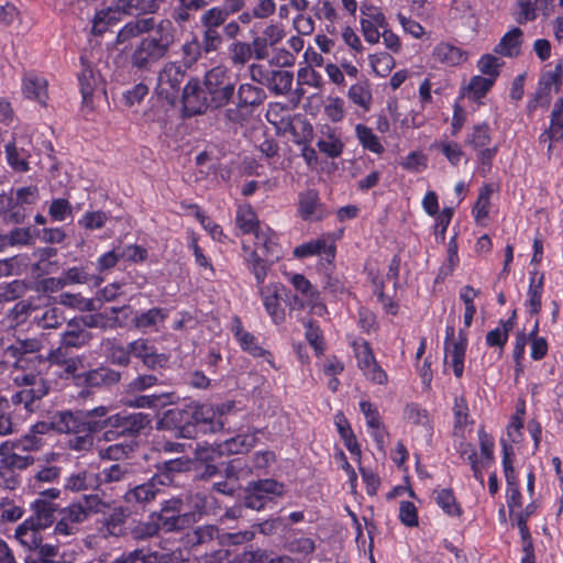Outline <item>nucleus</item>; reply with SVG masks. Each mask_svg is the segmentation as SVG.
I'll list each match as a JSON object with an SVG mask.
<instances>
[{
    "label": "nucleus",
    "instance_id": "a211bd4d",
    "mask_svg": "<svg viewBox=\"0 0 563 563\" xmlns=\"http://www.w3.org/2000/svg\"><path fill=\"white\" fill-rule=\"evenodd\" d=\"M137 474V467L135 464L130 462H118L104 467L99 473V483L112 484V483H128L132 485L135 482Z\"/></svg>",
    "mask_w": 563,
    "mask_h": 563
},
{
    "label": "nucleus",
    "instance_id": "bb28decb",
    "mask_svg": "<svg viewBox=\"0 0 563 563\" xmlns=\"http://www.w3.org/2000/svg\"><path fill=\"white\" fill-rule=\"evenodd\" d=\"M434 62L444 66H456L467 59V53L449 43H439L432 51Z\"/></svg>",
    "mask_w": 563,
    "mask_h": 563
},
{
    "label": "nucleus",
    "instance_id": "69168bd1",
    "mask_svg": "<svg viewBox=\"0 0 563 563\" xmlns=\"http://www.w3.org/2000/svg\"><path fill=\"white\" fill-rule=\"evenodd\" d=\"M494 192L493 185H485L481 190L478 198L474 205L473 213L476 220L484 219L488 216L490 206V196Z\"/></svg>",
    "mask_w": 563,
    "mask_h": 563
},
{
    "label": "nucleus",
    "instance_id": "680f3d73",
    "mask_svg": "<svg viewBox=\"0 0 563 563\" xmlns=\"http://www.w3.org/2000/svg\"><path fill=\"white\" fill-rule=\"evenodd\" d=\"M218 537V529L213 526H200L187 534V543L191 547L213 541Z\"/></svg>",
    "mask_w": 563,
    "mask_h": 563
},
{
    "label": "nucleus",
    "instance_id": "6e6552de",
    "mask_svg": "<svg viewBox=\"0 0 563 563\" xmlns=\"http://www.w3.org/2000/svg\"><path fill=\"white\" fill-rule=\"evenodd\" d=\"M283 484L274 479H260L249 483L245 489L244 505L253 510H262L273 496H282Z\"/></svg>",
    "mask_w": 563,
    "mask_h": 563
},
{
    "label": "nucleus",
    "instance_id": "a878e982",
    "mask_svg": "<svg viewBox=\"0 0 563 563\" xmlns=\"http://www.w3.org/2000/svg\"><path fill=\"white\" fill-rule=\"evenodd\" d=\"M317 254L323 255L324 260L328 263H331L335 257V246L333 244H328L325 239H317L301 244L294 250V256L297 258H303Z\"/></svg>",
    "mask_w": 563,
    "mask_h": 563
},
{
    "label": "nucleus",
    "instance_id": "20e7f679",
    "mask_svg": "<svg viewBox=\"0 0 563 563\" xmlns=\"http://www.w3.org/2000/svg\"><path fill=\"white\" fill-rule=\"evenodd\" d=\"M41 528L33 525V521L25 520L15 529L16 540L26 549L29 554L25 563H67L59 555L57 547L42 543ZM86 563H102L100 560H91Z\"/></svg>",
    "mask_w": 563,
    "mask_h": 563
},
{
    "label": "nucleus",
    "instance_id": "2f4dec72",
    "mask_svg": "<svg viewBox=\"0 0 563 563\" xmlns=\"http://www.w3.org/2000/svg\"><path fill=\"white\" fill-rule=\"evenodd\" d=\"M522 31L519 27H514L507 32L499 43L495 46L494 52L507 57L518 56L522 43Z\"/></svg>",
    "mask_w": 563,
    "mask_h": 563
},
{
    "label": "nucleus",
    "instance_id": "c756f323",
    "mask_svg": "<svg viewBox=\"0 0 563 563\" xmlns=\"http://www.w3.org/2000/svg\"><path fill=\"white\" fill-rule=\"evenodd\" d=\"M299 213L306 221L321 220L324 212L319 202L318 194L313 190H308L299 197Z\"/></svg>",
    "mask_w": 563,
    "mask_h": 563
},
{
    "label": "nucleus",
    "instance_id": "f704fd0d",
    "mask_svg": "<svg viewBox=\"0 0 563 563\" xmlns=\"http://www.w3.org/2000/svg\"><path fill=\"white\" fill-rule=\"evenodd\" d=\"M34 516L29 520L33 521V525L44 529L51 526L54 521L55 506L52 501L43 498L36 499L33 504Z\"/></svg>",
    "mask_w": 563,
    "mask_h": 563
},
{
    "label": "nucleus",
    "instance_id": "393cba45",
    "mask_svg": "<svg viewBox=\"0 0 563 563\" xmlns=\"http://www.w3.org/2000/svg\"><path fill=\"white\" fill-rule=\"evenodd\" d=\"M111 7L118 10L120 15L123 13L139 16L142 14L155 13L158 10L159 4L156 0H113Z\"/></svg>",
    "mask_w": 563,
    "mask_h": 563
},
{
    "label": "nucleus",
    "instance_id": "e433bc0d",
    "mask_svg": "<svg viewBox=\"0 0 563 563\" xmlns=\"http://www.w3.org/2000/svg\"><path fill=\"white\" fill-rule=\"evenodd\" d=\"M155 516L157 522H159V530H164L165 532L184 530L189 527L194 520V515L191 514H155Z\"/></svg>",
    "mask_w": 563,
    "mask_h": 563
},
{
    "label": "nucleus",
    "instance_id": "4d7b16f0",
    "mask_svg": "<svg viewBox=\"0 0 563 563\" xmlns=\"http://www.w3.org/2000/svg\"><path fill=\"white\" fill-rule=\"evenodd\" d=\"M543 274L539 275L538 283L534 284V276L530 277V284L528 289L527 305L531 314H537L541 310V296L543 290Z\"/></svg>",
    "mask_w": 563,
    "mask_h": 563
},
{
    "label": "nucleus",
    "instance_id": "dca6fc26",
    "mask_svg": "<svg viewBox=\"0 0 563 563\" xmlns=\"http://www.w3.org/2000/svg\"><path fill=\"white\" fill-rule=\"evenodd\" d=\"M58 520L55 525L57 536H73L79 530V525L87 520L81 503H74L58 512Z\"/></svg>",
    "mask_w": 563,
    "mask_h": 563
},
{
    "label": "nucleus",
    "instance_id": "f3484780",
    "mask_svg": "<svg viewBox=\"0 0 563 563\" xmlns=\"http://www.w3.org/2000/svg\"><path fill=\"white\" fill-rule=\"evenodd\" d=\"M13 212L11 223H22L27 216V207L35 205L40 199L38 188L36 186H26L11 190Z\"/></svg>",
    "mask_w": 563,
    "mask_h": 563
},
{
    "label": "nucleus",
    "instance_id": "72a5a7b5",
    "mask_svg": "<svg viewBox=\"0 0 563 563\" xmlns=\"http://www.w3.org/2000/svg\"><path fill=\"white\" fill-rule=\"evenodd\" d=\"M121 374L112 368L99 367L86 373L85 382L90 387L111 386L119 383Z\"/></svg>",
    "mask_w": 563,
    "mask_h": 563
},
{
    "label": "nucleus",
    "instance_id": "5701e85b",
    "mask_svg": "<svg viewBox=\"0 0 563 563\" xmlns=\"http://www.w3.org/2000/svg\"><path fill=\"white\" fill-rule=\"evenodd\" d=\"M81 62L84 68L78 75V81L82 96V103L88 108H92L93 95L99 88H101L102 82L99 74L95 73L89 65H85L82 58Z\"/></svg>",
    "mask_w": 563,
    "mask_h": 563
},
{
    "label": "nucleus",
    "instance_id": "423d86ee",
    "mask_svg": "<svg viewBox=\"0 0 563 563\" xmlns=\"http://www.w3.org/2000/svg\"><path fill=\"white\" fill-rule=\"evenodd\" d=\"M203 86L209 96L211 111L227 107L235 95V80L224 66H216L208 70L203 77Z\"/></svg>",
    "mask_w": 563,
    "mask_h": 563
},
{
    "label": "nucleus",
    "instance_id": "9b49d317",
    "mask_svg": "<svg viewBox=\"0 0 563 563\" xmlns=\"http://www.w3.org/2000/svg\"><path fill=\"white\" fill-rule=\"evenodd\" d=\"M257 292L263 301V306L275 324H282L286 321V312L280 301L287 297V288L282 283H269L260 285Z\"/></svg>",
    "mask_w": 563,
    "mask_h": 563
},
{
    "label": "nucleus",
    "instance_id": "2eb2a0df",
    "mask_svg": "<svg viewBox=\"0 0 563 563\" xmlns=\"http://www.w3.org/2000/svg\"><path fill=\"white\" fill-rule=\"evenodd\" d=\"M561 64H558L553 70L543 74L539 80L538 91L528 104L529 111H534L538 107L548 108L551 102V87L555 86L558 91L561 86Z\"/></svg>",
    "mask_w": 563,
    "mask_h": 563
},
{
    "label": "nucleus",
    "instance_id": "b1692460",
    "mask_svg": "<svg viewBox=\"0 0 563 563\" xmlns=\"http://www.w3.org/2000/svg\"><path fill=\"white\" fill-rule=\"evenodd\" d=\"M243 251L247 253L245 256V263L247 269L253 274L256 287L264 285L268 269L274 265V262L268 258L261 256L257 250H251L250 246L243 244Z\"/></svg>",
    "mask_w": 563,
    "mask_h": 563
},
{
    "label": "nucleus",
    "instance_id": "f257e3e1",
    "mask_svg": "<svg viewBox=\"0 0 563 563\" xmlns=\"http://www.w3.org/2000/svg\"><path fill=\"white\" fill-rule=\"evenodd\" d=\"M176 42V27L168 19L161 20L153 34L143 37L132 49L129 64L136 71H150L165 58Z\"/></svg>",
    "mask_w": 563,
    "mask_h": 563
},
{
    "label": "nucleus",
    "instance_id": "49530a36",
    "mask_svg": "<svg viewBox=\"0 0 563 563\" xmlns=\"http://www.w3.org/2000/svg\"><path fill=\"white\" fill-rule=\"evenodd\" d=\"M29 266V257L24 254L0 260V278L20 276Z\"/></svg>",
    "mask_w": 563,
    "mask_h": 563
},
{
    "label": "nucleus",
    "instance_id": "603ef678",
    "mask_svg": "<svg viewBox=\"0 0 563 563\" xmlns=\"http://www.w3.org/2000/svg\"><path fill=\"white\" fill-rule=\"evenodd\" d=\"M235 222L243 234L254 233L258 228V221L255 212L250 206H241L236 211Z\"/></svg>",
    "mask_w": 563,
    "mask_h": 563
},
{
    "label": "nucleus",
    "instance_id": "8fccbe9b",
    "mask_svg": "<svg viewBox=\"0 0 563 563\" xmlns=\"http://www.w3.org/2000/svg\"><path fill=\"white\" fill-rule=\"evenodd\" d=\"M5 155L8 164L16 172H27L29 163L27 157L29 153L24 148H18L16 143L9 142L5 145Z\"/></svg>",
    "mask_w": 563,
    "mask_h": 563
},
{
    "label": "nucleus",
    "instance_id": "7ed1b4c3",
    "mask_svg": "<svg viewBox=\"0 0 563 563\" xmlns=\"http://www.w3.org/2000/svg\"><path fill=\"white\" fill-rule=\"evenodd\" d=\"M92 415V409L62 410L51 418V426L57 433L73 434L67 441V448L78 453H86L95 445L93 434L102 430H92L86 423Z\"/></svg>",
    "mask_w": 563,
    "mask_h": 563
},
{
    "label": "nucleus",
    "instance_id": "9d476101",
    "mask_svg": "<svg viewBox=\"0 0 563 563\" xmlns=\"http://www.w3.org/2000/svg\"><path fill=\"white\" fill-rule=\"evenodd\" d=\"M186 68L178 62H167L164 64L157 77V92L169 102H174L180 90V86L186 76Z\"/></svg>",
    "mask_w": 563,
    "mask_h": 563
},
{
    "label": "nucleus",
    "instance_id": "052dcab7",
    "mask_svg": "<svg viewBox=\"0 0 563 563\" xmlns=\"http://www.w3.org/2000/svg\"><path fill=\"white\" fill-rule=\"evenodd\" d=\"M199 42L205 49V54L209 55L220 49L224 38L219 30L216 29V31H213L209 27H202L201 41Z\"/></svg>",
    "mask_w": 563,
    "mask_h": 563
},
{
    "label": "nucleus",
    "instance_id": "c9c22d12",
    "mask_svg": "<svg viewBox=\"0 0 563 563\" xmlns=\"http://www.w3.org/2000/svg\"><path fill=\"white\" fill-rule=\"evenodd\" d=\"M467 345L466 334L461 330L456 342L449 344V350H445L446 356L451 355L454 375L460 378L464 369V356Z\"/></svg>",
    "mask_w": 563,
    "mask_h": 563
},
{
    "label": "nucleus",
    "instance_id": "1a4fd4ad",
    "mask_svg": "<svg viewBox=\"0 0 563 563\" xmlns=\"http://www.w3.org/2000/svg\"><path fill=\"white\" fill-rule=\"evenodd\" d=\"M198 78H191L183 89L181 103L186 117L200 115L211 111L209 96Z\"/></svg>",
    "mask_w": 563,
    "mask_h": 563
},
{
    "label": "nucleus",
    "instance_id": "f03ea898",
    "mask_svg": "<svg viewBox=\"0 0 563 563\" xmlns=\"http://www.w3.org/2000/svg\"><path fill=\"white\" fill-rule=\"evenodd\" d=\"M90 418L92 419H89L86 424L92 430H104L103 439L106 441H114L120 437L136 438L150 427L152 422L147 413H111L108 406L92 408Z\"/></svg>",
    "mask_w": 563,
    "mask_h": 563
},
{
    "label": "nucleus",
    "instance_id": "4468645a",
    "mask_svg": "<svg viewBox=\"0 0 563 563\" xmlns=\"http://www.w3.org/2000/svg\"><path fill=\"white\" fill-rule=\"evenodd\" d=\"M163 493L162 485L157 478L152 476L142 484H135L129 488L123 499L128 505L145 509L150 504L156 500V498Z\"/></svg>",
    "mask_w": 563,
    "mask_h": 563
},
{
    "label": "nucleus",
    "instance_id": "bf43d9fd",
    "mask_svg": "<svg viewBox=\"0 0 563 563\" xmlns=\"http://www.w3.org/2000/svg\"><path fill=\"white\" fill-rule=\"evenodd\" d=\"M168 397V394L161 395H134V397L129 398L124 401V405L129 408H148L155 409L162 405V399Z\"/></svg>",
    "mask_w": 563,
    "mask_h": 563
},
{
    "label": "nucleus",
    "instance_id": "37998d69",
    "mask_svg": "<svg viewBox=\"0 0 563 563\" xmlns=\"http://www.w3.org/2000/svg\"><path fill=\"white\" fill-rule=\"evenodd\" d=\"M22 389L12 395L13 405H23L25 409L32 410V405L48 394L49 388L21 386Z\"/></svg>",
    "mask_w": 563,
    "mask_h": 563
},
{
    "label": "nucleus",
    "instance_id": "412c9836",
    "mask_svg": "<svg viewBox=\"0 0 563 563\" xmlns=\"http://www.w3.org/2000/svg\"><path fill=\"white\" fill-rule=\"evenodd\" d=\"M254 236V250H257L261 256H264L274 263L282 258L283 252L276 241L275 233H273L269 229H261L255 231Z\"/></svg>",
    "mask_w": 563,
    "mask_h": 563
},
{
    "label": "nucleus",
    "instance_id": "de8ad7c7",
    "mask_svg": "<svg viewBox=\"0 0 563 563\" xmlns=\"http://www.w3.org/2000/svg\"><path fill=\"white\" fill-rule=\"evenodd\" d=\"M63 322V317L59 312L58 308L47 307L43 310L37 308L33 317V323L38 328L47 330V329H56Z\"/></svg>",
    "mask_w": 563,
    "mask_h": 563
},
{
    "label": "nucleus",
    "instance_id": "a18cd8bd",
    "mask_svg": "<svg viewBox=\"0 0 563 563\" xmlns=\"http://www.w3.org/2000/svg\"><path fill=\"white\" fill-rule=\"evenodd\" d=\"M167 314L162 308H152L147 311L136 313L132 320L133 325L137 330H146L148 328H154L158 323L163 322L166 319Z\"/></svg>",
    "mask_w": 563,
    "mask_h": 563
},
{
    "label": "nucleus",
    "instance_id": "ea45409f",
    "mask_svg": "<svg viewBox=\"0 0 563 563\" xmlns=\"http://www.w3.org/2000/svg\"><path fill=\"white\" fill-rule=\"evenodd\" d=\"M286 558L275 555L266 550H246L234 555L233 563H283Z\"/></svg>",
    "mask_w": 563,
    "mask_h": 563
},
{
    "label": "nucleus",
    "instance_id": "338daca9",
    "mask_svg": "<svg viewBox=\"0 0 563 563\" xmlns=\"http://www.w3.org/2000/svg\"><path fill=\"white\" fill-rule=\"evenodd\" d=\"M285 548L292 554L307 556L314 551L316 544L312 539L300 537L288 539L285 543Z\"/></svg>",
    "mask_w": 563,
    "mask_h": 563
},
{
    "label": "nucleus",
    "instance_id": "864d4df0",
    "mask_svg": "<svg viewBox=\"0 0 563 563\" xmlns=\"http://www.w3.org/2000/svg\"><path fill=\"white\" fill-rule=\"evenodd\" d=\"M350 100L363 108L365 111L369 110L372 103V92L367 81H361L352 85L347 91Z\"/></svg>",
    "mask_w": 563,
    "mask_h": 563
},
{
    "label": "nucleus",
    "instance_id": "3c124183",
    "mask_svg": "<svg viewBox=\"0 0 563 563\" xmlns=\"http://www.w3.org/2000/svg\"><path fill=\"white\" fill-rule=\"evenodd\" d=\"M492 141L490 128L487 123L476 124L465 139V144L474 150L487 147Z\"/></svg>",
    "mask_w": 563,
    "mask_h": 563
},
{
    "label": "nucleus",
    "instance_id": "09e8293b",
    "mask_svg": "<svg viewBox=\"0 0 563 563\" xmlns=\"http://www.w3.org/2000/svg\"><path fill=\"white\" fill-rule=\"evenodd\" d=\"M356 136L358 142L365 150H368L375 154H383L385 148L380 143L378 136L373 130L364 124H357L355 126Z\"/></svg>",
    "mask_w": 563,
    "mask_h": 563
},
{
    "label": "nucleus",
    "instance_id": "4be33fe9",
    "mask_svg": "<svg viewBox=\"0 0 563 563\" xmlns=\"http://www.w3.org/2000/svg\"><path fill=\"white\" fill-rule=\"evenodd\" d=\"M236 102L244 108L247 113H252L266 99V92L262 87L245 82L236 89Z\"/></svg>",
    "mask_w": 563,
    "mask_h": 563
},
{
    "label": "nucleus",
    "instance_id": "39448f33",
    "mask_svg": "<svg viewBox=\"0 0 563 563\" xmlns=\"http://www.w3.org/2000/svg\"><path fill=\"white\" fill-rule=\"evenodd\" d=\"M233 406L222 404L217 410L206 404H196L188 406L190 421L194 426V437L196 435V427L200 426L203 432L227 431L234 432L239 428L232 424V419L238 412H231Z\"/></svg>",
    "mask_w": 563,
    "mask_h": 563
},
{
    "label": "nucleus",
    "instance_id": "4c0bfd02",
    "mask_svg": "<svg viewBox=\"0 0 563 563\" xmlns=\"http://www.w3.org/2000/svg\"><path fill=\"white\" fill-rule=\"evenodd\" d=\"M91 340V333L76 322H70L62 335V345L65 347H81Z\"/></svg>",
    "mask_w": 563,
    "mask_h": 563
},
{
    "label": "nucleus",
    "instance_id": "c03bdc74",
    "mask_svg": "<svg viewBox=\"0 0 563 563\" xmlns=\"http://www.w3.org/2000/svg\"><path fill=\"white\" fill-rule=\"evenodd\" d=\"M98 484L99 478L95 474L88 471H81L67 477L65 488L71 492H81L95 488Z\"/></svg>",
    "mask_w": 563,
    "mask_h": 563
},
{
    "label": "nucleus",
    "instance_id": "7c9ffc66",
    "mask_svg": "<svg viewBox=\"0 0 563 563\" xmlns=\"http://www.w3.org/2000/svg\"><path fill=\"white\" fill-rule=\"evenodd\" d=\"M80 321L86 328H99L102 330H114L126 325L125 320L121 319L120 316H110L108 310L84 316L80 318Z\"/></svg>",
    "mask_w": 563,
    "mask_h": 563
},
{
    "label": "nucleus",
    "instance_id": "0eeeda50",
    "mask_svg": "<svg viewBox=\"0 0 563 563\" xmlns=\"http://www.w3.org/2000/svg\"><path fill=\"white\" fill-rule=\"evenodd\" d=\"M102 563L101 558H98ZM189 562V551L176 549L172 552H148L144 549H136L125 552L111 563H185Z\"/></svg>",
    "mask_w": 563,
    "mask_h": 563
},
{
    "label": "nucleus",
    "instance_id": "ddd939ff",
    "mask_svg": "<svg viewBox=\"0 0 563 563\" xmlns=\"http://www.w3.org/2000/svg\"><path fill=\"white\" fill-rule=\"evenodd\" d=\"M44 364L42 356L33 355L22 367H13L12 382L15 386H31L49 388L46 379L41 374L40 367Z\"/></svg>",
    "mask_w": 563,
    "mask_h": 563
},
{
    "label": "nucleus",
    "instance_id": "cd10ccee",
    "mask_svg": "<svg viewBox=\"0 0 563 563\" xmlns=\"http://www.w3.org/2000/svg\"><path fill=\"white\" fill-rule=\"evenodd\" d=\"M47 80L35 74H26L23 77L22 91L23 95L45 106L48 98L47 95Z\"/></svg>",
    "mask_w": 563,
    "mask_h": 563
},
{
    "label": "nucleus",
    "instance_id": "473e14b6",
    "mask_svg": "<svg viewBox=\"0 0 563 563\" xmlns=\"http://www.w3.org/2000/svg\"><path fill=\"white\" fill-rule=\"evenodd\" d=\"M294 75L289 70L278 69L267 71L265 75V85L275 95H285L290 91Z\"/></svg>",
    "mask_w": 563,
    "mask_h": 563
},
{
    "label": "nucleus",
    "instance_id": "6e6d98bb",
    "mask_svg": "<svg viewBox=\"0 0 563 563\" xmlns=\"http://www.w3.org/2000/svg\"><path fill=\"white\" fill-rule=\"evenodd\" d=\"M252 57V47L247 42L234 41L229 46V58L233 66H244Z\"/></svg>",
    "mask_w": 563,
    "mask_h": 563
},
{
    "label": "nucleus",
    "instance_id": "c85d7f7f",
    "mask_svg": "<svg viewBox=\"0 0 563 563\" xmlns=\"http://www.w3.org/2000/svg\"><path fill=\"white\" fill-rule=\"evenodd\" d=\"M155 21L153 18L136 19L128 22L117 34L115 43L124 44L143 33L155 30Z\"/></svg>",
    "mask_w": 563,
    "mask_h": 563
},
{
    "label": "nucleus",
    "instance_id": "13d9d810",
    "mask_svg": "<svg viewBox=\"0 0 563 563\" xmlns=\"http://www.w3.org/2000/svg\"><path fill=\"white\" fill-rule=\"evenodd\" d=\"M290 283L306 301L314 302L319 298V290L303 275L294 274Z\"/></svg>",
    "mask_w": 563,
    "mask_h": 563
},
{
    "label": "nucleus",
    "instance_id": "0e129e2a",
    "mask_svg": "<svg viewBox=\"0 0 563 563\" xmlns=\"http://www.w3.org/2000/svg\"><path fill=\"white\" fill-rule=\"evenodd\" d=\"M158 384V377L153 374H142L133 378L126 386L125 393L136 395Z\"/></svg>",
    "mask_w": 563,
    "mask_h": 563
},
{
    "label": "nucleus",
    "instance_id": "774afa93",
    "mask_svg": "<svg viewBox=\"0 0 563 563\" xmlns=\"http://www.w3.org/2000/svg\"><path fill=\"white\" fill-rule=\"evenodd\" d=\"M551 133L554 140H562L563 142V98L554 103L551 113Z\"/></svg>",
    "mask_w": 563,
    "mask_h": 563
},
{
    "label": "nucleus",
    "instance_id": "a19ab883",
    "mask_svg": "<svg viewBox=\"0 0 563 563\" xmlns=\"http://www.w3.org/2000/svg\"><path fill=\"white\" fill-rule=\"evenodd\" d=\"M180 53L181 59L178 64L186 69H189L202 57L205 49L200 45L198 37L194 35L189 41H186L181 45Z\"/></svg>",
    "mask_w": 563,
    "mask_h": 563
},
{
    "label": "nucleus",
    "instance_id": "5fc2aeb1",
    "mask_svg": "<svg viewBox=\"0 0 563 563\" xmlns=\"http://www.w3.org/2000/svg\"><path fill=\"white\" fill-rule=\"evenodd\" d=\"M37 311V307L31 299H23L18 301L12 309L8 312V318L15 323V325L23 324L30 316Z\"/></svg>",
    "mask_w": 563,
    "mask_h": 563
},
{
    "label": "nucleus",
    "instance_id": "e2e57ef3",
    "mask_svg": "<svg viewBox=\"0 0 563 563\" xmlns=\"http://www.w3.org/2000/svg\"><path fill=\"white\" fill-rule=\"evenodd\" d=\"M437 504L448 514L449 516H460L461 508L456 503V499L451 489H440L435 492Z\"/></svg>",
    "mask_w": 563,
    "mask_h": 563
},
{
    "label": "nucleus",
    "instance_id": "6ab92c4d",
    "mask_svg": "<svg viewBox=\"0 0 563 563\" xmlns=\"http://www.w3.org/2000/svg\"><path fill=\"white\" fill-rule=\"evenodd\" d=\"M191 460L187 456H180L177 459L168 460L156 464V473L153 475L154 478L159 481L162 486H168L173 484L174 477L177 474L190 471Z\"/></svg>",
    "mask_w": 563,
    "mask_h": 563
},
{
    "label": "nucleus",
    "instance_id": "79ce46f5",
    "mask_svg": "<svg viewBox=\"0 0 563 563\" xmlns=\"http://www.w3.org/2000/svg\"><path fill=\"white\" fill-rule=\"evenodd\" d=\"M121 19L118 10L109 7L96 12L92 19V33L95 35H102L109 30L110 26L115 25Z\"/></svg>",
    "mask_w": 563,
    "mask_h": 563
},
{
    "label": "nucleus",
    "instance_id": "f8f14e48",
    "mask_svg": "<svg viewBox=\"0 0 563 563\" xmlns=\"http://www.w3.org/2000/svg\"><path fill=\"white\" fill-rule=\"evenodd\" d=\"M156 429L174 431L177 438H194V426L190 421L188 406L167 410L157 421Z\"/></svg>",
    "mask_w": 563,
    "mask_h": 563
},
{
    "label": "nucleus",
    "instance_id": "aec40b11",
    "mask_svg": "<svg viewBox=\"0 0 563 563\" xmlns=\"http://www.w3.org/2000/svg\"><path fill=\"white\" fill-rule=\"evenodd\" d=\"M257 430L251 433H243L232 437L217 445L219 455L244 454L247 453L257 442Z\"/></svg>",
    "mask_w": 563,
    "mask_h": 563
},
{
    "label": "nucleus",
    "instance_id": "58836bf2",
    "mask_svg": "<svg viewBox=\"0 0 563 563\" xmlns=\"http://www.w3.org/2000/svg\"><path fill=\"white\" fill-rule=\"evenodd\" d=\"M233 332H234V335L236 338V340L239 341L241 347L249 352L250 354H252L253 356L257 357V356H264L265 354H267L268 352L265 351L262 346H260L256 342V338L245 331L240 322L239 319L235 320V324L233 327Z\"/></svg>",
    "mask_w": 563,
    "mask_h": 563
}]
</instances>
